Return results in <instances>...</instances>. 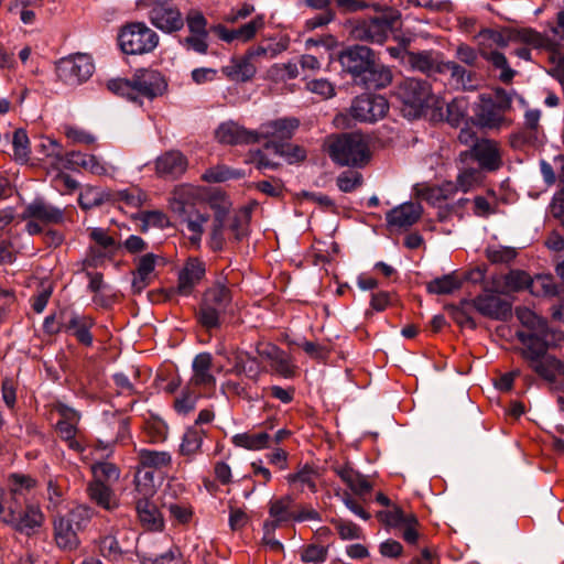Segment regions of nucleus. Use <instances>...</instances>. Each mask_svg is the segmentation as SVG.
<instances>
[{
    "mask_svg": "<svg viewBox=\"0 0 564 564\" xmlns=\"http://www.w3.org/2000/svg\"><path fill=\"white\" fill-rule=\"evenodd\" d=\"M134 481L140 496L135 506L140 523L149 531H162L164 519L156 505L150 500L156 491L153 474L149 470H138Z\"/></svg>",
    "mask_w": 564,
    "mask_h": 564,
    "instance_id": "5",
    "label": "nucleus"
},
{
    "mask_svg": "<svg viewBox=\"0 0 564 564\" xmlns=\"http://www.w3.org/2000/svg\"><path fill=\"white\" fill-rule=\"evenodd\" d=\"M19 217L25 221V231L30 236H36L47 226L63 224L65 209L43 198H35L24 207Z\"/></svg>",
    "mask_w": 564,
    "mask_h": 564,
    "instance_id": "7",
    "label": "nucleus"
},
{
    "mask_svg": "<svg viewBox=\"0 0 564 564\" xmlns=\"http://www.w3.org/2000/svg\"><path fill=\"white\" fill-rule=\"evenodd\" d=\"M203 200H206L208 206L214 210V217H219L220 219H228L231 217L228 216L231 202L224 192L213 191L206 196L204 195Z\"/></svg>",
    "mask_w": 564,
    "mask_h": 564,
    "instance_id": "47",
    "label": "nucleus"
},
{
    "mask_svg": "<svg viewBox=\"0 0 564 564\" xmlns=\"http://www.w3.org/2000/svg\"><path fill=\"white\" fill-rule=\"evenodd\" d=\"M140 6L148 9L150 22L164 33H173L183 29L185 20L172 0H141Z\"/></svg>",
    "mask_w": 564,
    "mask_h": 564,
    "instance_id": "13",
    "label": "nucleus"
},
{
    "mask_svg": "<svg viewBox=\"0 0 564 564\" xmlns=\"http://www.w3.org/2000/svg\"><path fill=\"white\" fill-rule=\"evenodd\" d=\"M158 259L154 253H147L139 259L132 280L134 293L140 294L153 281Z\"/></svg>",
    "mask_w": 564,
    "mask_h": 564,
    "instance_id": "31",
    "label": "nucleus"
},
{
    "mask_svg": "<svg viewBox=\"0 0 564 564\" xmlns=\"http://www.w3.org/2000/svg\"><path fill=\"white\" fill-rule=\"evenodd\" d=\"M529 291L534 296H555L557 284L551 274H536L530 280Z\"/></svg>",
    "mask_w": 564,
    "mask_h": 564,
    "instance_id": "44",
    "label": "nucleus"
},
{
    "mask_svg": "<svg viewBox=\"0 0 564 564\" xmlns=\"http://www.w3.org/2000/svg\"><path fill=\"white\" fill-rule=\"evenodd\" d=\"M332 470L355 495L365 496L372 489V485L368 478L348 464H336L332 467Z\"/></svg>",
    "mask_w": 564,
    "mask_h": 564,
    "instance_id": "28",
    "label": "nucleus"
},
{
    "mask_svg": "<svg viewBox=\"0 0 564 564\" xmlns=\"http://www.w3.org/2000/svg\"><path fill=\"white\" fill-rule=\"evenodd\" d=\"M338 188L344 193H349L361 186L362 175L352 170L340 173L336 180Z\"/></svg>",
    "mask_w": 564,
    "mask_h": 564,
    "instance_id": "62",
    "label": "nucleus"
},
{
    "mask_svg": "<svg viewBox=\"0 0 564 564\" xmlns=\"http://www.w3.org/2000/svg\"><path fill=\"white\" fill-rule=\"evenodd\" d=\"M473 305L479 314L492 319H506L511 313V303L492 291H485L471 300H464L463 306Z\"/></svg>",
    "mask_w": 564,
    "mask_h": 564,
    "instance_id": "17",
    "label": "nucleus"
},
{
    "mask_svg": "<svg viewBox=\"0 0 564 564\" xmlns=\"http://www.w3.org/2000/svg\"><path fill=\"white\" fill-rule=\"evenodd\" d=\"M35 486V480L29 476L21 474H12L9 477L10 491L14 498V502H18V497L22 496L25 491H29Z\"/></svg>",
    "mask_w": 564,
    "mask_h": 564,
    "instance_id": "60",
    "label": "nucleus"
},
{
    "mask_svg": "<svg viewBox=\"0 0 564 564\" xmlns=\"http://www.w3.org/2000/svg\"><path fill=\"white\" fill-rule=\"evenodd\" d=\"M94 69L91 57L82 53L62 58L56 66L58 78L68 85H78L87 80Z\"/></svg>",
    "mask_w": 564,
    "mask_h": 564,
    "instance_id": "15",
    "label": "nucleus"
},
{
    "mask_svg": "<svg viewBox=\"0 0 564 564\" xmlns=\"http://www.w3.org/2000/svg\"><path fill=\"white\" fill-rule=\"evenodd\" d=\"M328 153L339 165L362 166L369 158L366 140L357 133L341 134L328 142Z\"/></svg>",
    "mask_w": 564,
    "mask_h": 564,
    "instance_id": "6",
    "label": "nucleus"
},
{
    "mask_svg": "<svg viewBox=\"0 0 564 564\" xmlns=\"http://www.w3.org/2000/svg\"><path fill=\"white\" fill-rule=\"evenodd\" d=\"M482 180V170L464 163L458 167V174L454 184L457 186V192L467 193L481 184Z\"/></svg>",
    "mask_w": 564,
    "mask_h": 564,
    "instance_id": "40",
    "label": "nucleus"
},
{
    "mask_svg": "<svg viewBox=\"0 0 564 564\" xmlns=\"http://www.w3.org/2000/svg\"><path fill=\"white\" fill-rule=\"evenodd\" d=\"M203 302L225 312L231 302V294L228 288L217 283L205 292Z\"/></svg>",
    "mask_w": 564,
    "mask_h": 564,
    "instance_id": "45",
    "label": "nucleus"
},
{
    "mask_svg": "<svg viewBox=\"0 0 564 564\" xmlns=\"http://www.w3.org/2000/svg\"><path fill=\"white\" fill-rule=\"evenodd\" d=\"M138 459L143 468L161 469L172 463V456L169 452L147 448L138 451Z\"/></svg>",
    "mask_w": 564,
    "mask_h": 564,
    "instance_id": "42",
    "label": "nucleus"
},
{
    "mask_svg": "<svg viewBox=\"0 0 564 564\" xmlns=\"http://www.w3.org/2000/svg\"><path fill=\"white\" fill-rule=\"evenodd\" d=\"M513 42H519L534 48H552L555 45L553 39L531 29L522 28L512 32Z\"/></svg>",
    "mask_w": 564,
    "mask_h": 564,
    "instance_id": "39",
    "label": "nucleus"
},
{
    "mask_svg": "<svg viewBox=\"0 0 564 564\" xmlns=\"http://www.w3.org/2000/svg\"><path fill=\"white\" fill-rule=\"evenodd\" d=\"M147 194L139 187H129L113 193V200L123 202L127 206L139 208L145 204Z\"/></svg>",
    "mask_w": 564,
    "mask_h": 564,
    "instance_id": "51",
    "label": "nucleus"
},
{
    "mask_svg": "<svg viewBox=\"0 0 564 564\" xmlns=\"http://www.w3.org/2000/svg\"><path fill=\"white\" fill-rule=\"evenodd\" d=\"M460 285V280L452 273L432 280L427 284V290L433 294H449L458 290Z\"/></svg>",
    "mask_w": 564,
    "mask_h": 564,
    "instance_id": "48",
    "label": "nucleus"
},
{
    "mask_svg": "<svg viewBox=\"0 0 564 564\" xmlns=\"http://www.w3.org/2000/svg\"><path fill=\"white\" fill-rule=\"evenodd\" d=\"M413 513H405L401 508L393 507L391 510L378 512V518L389 527L401 529L404 523L413 517Z\"/></svg>",
    "mask_w": 564,
    "mask_h": 564,
    "instance_id": "55",
    "label": "nucleus"
},
{
    "mask_svg": "<svg viewBox=\"0 0 564 564\" xmlns=\"http://www.w3.org/2000/svg\"><path fill=\"white\" fill-rule=\"evenodd\" d=\"M182 224L186 226L189 232V240L194 245H198L204 234V228L209 220V215L200 212L198 208H194L177 216Z\"/></svg>",
    "mask_w": 564,
    "mask_h": 564,
    "instance_id": "35",
    "label": "nucleus"
},
{
    "mask_svg": "<svg viewBox=\"0 0 564 564\" xmlns=\"http://www.w3.org/2000/svg\"><path fill=\"white\" fill-rule=\"evenodd\" d=\"M531 276L521 270H512L505 275V289L508 292L529 290Z\"/></svg>",
    "mask_w": 564,
    "mask_h": 564,
    "instance_id": "56",
    "label": "nucleus"
},
{
    "mask_svg": "<svg viewBox=\"0 0 564 564\" xmlns=\"http://www.w3.org/2000/svg\"><path fill=\"white\" fill-rule=\"evenodd\" d=\"M9 512L3 521L12 525L17 531L31 535L43 524V513L36 506L29 505L24 510L18 508V502L10 503Z\"/></svg>",
    "mask_w": 564,
    "mask_h": 564,
    "instance_id": "19",
    "label": "nucleus"
},
{
    "mask_svg": "<svg viewBox=\"0 0 564 564\" xmlns=\"http://www.w3.org/2000/svg\"><path fill=\"white\" fill-rule=\"evenodd\" d=\"M249 215L247 213L236 214L228 219L214 217L209 232L208 245L213 251H220L227 241L242 240L249 232Z\"/></svg>",
    "mask_w": 564,
    "mask_h": 564,
    "instance_id": "9",
    "label": "nucleus"
},
{
    "mask_svg": "<svg viewBox=\"0 0 564 564\" xmlns=\"http://www.w3.org/2000/svg\"><path fill=\"white\" fill-rule=\"evenodd\" d=\"M205 271V263L202 260L188 259L178 274L177 293L183 296L192 294L195 285L204 278Z\"/></svg>",
    "mask_w": 564,
    "mask_h": 564,
    "instance_id": "25",
    "label": "nucleus"
},
{
    "mask_svg": "<svg viewBox=\"0 0 564 564\" xmlns=\"http://www.w3.org/2000/svg\"><path fill=\"white\" fill-rule=\"evenodd\" d=\"M474 160L478 167L485 172H497L503 166V148L497 140L489 138L477 139L470 149L462 151L458 155L459 164Z\"/></svg>",
    "mask_w": 564,
    "mask_h": 564,
    "instance_id": "8",
    "label": "nucleus"
},
{
    "mask_svg": "<svg viewBox=\"0 0 564 564\" xmlns=\"http://www.w3.org/2000/svg\"><path fill=\"white\" fill-rule=\"evenodd\" d=\"M93 325L94 321L89 316L72 314L69 319L65 322L64 330L72 332L79 343L90 346L93 343L90 334Z\"/></svg>",
    "mask_w": 564,
    "mask_h": 564,
    "instance_id": "36",
    "label": "nucleus"
},
{
    "mask_svg": "<svg viewBox=\"0 0 564 564\" xmlns=\"http://www.w3.org/2000/svg\"><path fill=\"white\" fill-rule=\"evenodd\" d=\"M216 138L220 143L230 145L259 142V133L257 130H249L235 121L221 123L216 130Z\"/></svg>",
    "mask_w": 564,
    "mask_h": 564,
    "instance_id": "21",
    "label": "nucleus"
},
{
    "mask_svg": "<svg viewBox=\"0 0 564 564\" xmlns=\"http://www.w3.org/2000/svg\"><path fill=\"white\" fill-rule=\"evenodd\" d=\"M273 354L272 360L270 361L271 369L284 378L293 377L295 367L289 355L281 349H273Z\"/></svg>",
    "mask_w": 564,
    "mask_h": 564,
    "instance_id": "50",
    "label": "nucleus"
},
{
    "mask_svg": "<svg viewBox=\"0 0 564 564\" xmlns=\"http://www.w3.org/2000/svg\"><path fill=\"white\" fill-rule=\"evenodd\" d=\"M187 169L185 156L177 151L166 152L156 160V172L162 176L177 177Z\"/></svg>",
    "mask_w": 564,
    "mask_h": 564,
    "instance_id": "34",
    "label": "nucleus"
},
{
    "mask_svg": "<svg viewBox=\"0 0 564 564\" xmlns=\"http://www.w3.org/2000/svg\"><path fill=\"white\" fill-rule=\"evenodd\" d=\"M315 471L311 467H303L294 474H289L286 480L290 485L299 486L301 490L307 487L311 491H316Z\"/></svg>",
    "mask_w": 564,
    "mask_h": 564,
    "instance_id": "54",
    "label": "nucleus"
},
{
    "mask_svg": "<svg viewBox=\"0 0 564 564\" xmlns=\"http://www.w3.org/2000/svg\"><path fill=\"white\" fill-rule=\"evenodd\" d=\"M245 173L240 170H232L227 166H216L208 169L203 174V180L209 183H220L228 180L241 178Z\"/></svg>",
    "mask_w": 564,
    "mask_h": 564,
    "instance_id": "52",
    "label": "nucleus"
},
{
    "mask_svg": "<svg viewBox=\"0 0 564 564\" xmlns=\"http://www.w3.org/2000/svg\"><path fill=\"white\" fill-rule=\"evenodd\" d=\"M375 59L373 52L364 45L349 47L339 55L341 66L352 75L357 83H360L373 67Z\"/></svg>",
    "mask_w": 564,
    "mask_h": 564,
    "instance_id": "18",
    "label": "nucleus"
},
{
    "mask_svg": "<svg viewBox=\"0 0 564 564\" xmlns=\"http://www.w3.org/2000/svg\"><path fill=\"white\" fill-rule=\"evenodd\" d=\"M206 435L207 430L203 426H188L181 437L178 455L182 456L186 463L195 460L203 452V443Z\"/></svg>",
    "mask_w": 564,
    "mask_h": 564,
    "instance_id": "23",
    "label": "nucleus"
},
{
    "mask_svg": "<svg viewBox=\"0 0 564 564\" xmlns=\"http://www.w3.org/2000/svg\"><path fill=\"white\" fill-rule=\"evenodd\" d=\"M91 519V510L86 506H76L66 513H58L53 520L54 541L64 551H73L78 547L79 532H82Z\"/></svg>",
    "mask_w": 564,
    "mask_h": 564,
    "instance_id": "4",
    "label": "nucleus"
},
{
    "mask_svg": "<svg viewBox=\"0 0 564 564\" xmlns=\"http://www.w3.org/2000/svg\"><path fill=\"white\" fill-rule=\"evenodd\" d=\"M399 22V11L389 9L380 17L356 22L351 29V36L355 40L382 44L389 33L397 29Z\"/></svg>",
    "mask_w": 564,
    "mask_h": 564,
    "instance_id": "10",
    "label": "nucleus"
},
{
    "mask_svg": "<svg viewBox=\"0 0 564 564\" xmlns=\"http://www.w3.org/2000/svg\"><path fill=\"white\" fill-rule=\"evenodd\" d=\"M269 76L274 80H290L299 76V68L295 63L289 62L283 64H274L269 69Z\"/></svg>",
    "mask_w": 564,
    "mask_h": 564,
    "instance_id": "63",
    "label": "nucleus"
},
{
    "mask_svg": "<svg viewBox=\"0 0 564 564\" xmlns=\"http://www.w3.org/2000/svg\"><path fill=\"white\" fill-rule=\"evenodd\" d=\"M389 110L388 100L380 95L364 94L354 99L350 115L358 121L375 122L382 119Z\"/></svg>",
    "mask_w": 564,
    "mask_h": 564,
    "instance_id": "16",
    "label": "nucleus"
},
{
    "mask_svg": "<svg viewBox=\"0 0 564 564\" xmlns=\"http://www.w3.org/2000/svg\"><path fill=\"white\" fill-rule=\"evenodd\" d=\"M271 440V436L267 432H245L234 435L231 442L235 446L248 451H261L270 447Z\"/></svg>",
    "mask_w": 564,
    "mask_h": 564,
    "instance_id": "37",
    "label": "nucleus"
},
{
    "mask_svg": "<svg viewBox=\"0 0 564 564\" xmlns=\"http://www.w3.org/2000/svg\"><path fill=\"white\" fill-rule=\"evenodd\" d=\"M213 358L208 352L198 354L192 364L193 375L189 380L192 387L214 389L216 378L212 373Z\"/></svg>",
    "mask_w": 564,
    "mask_h": 564,
    "instance_id": "27",
    "label": "nucleus"
},
{
    "mask_svg": "<svg viewBox=\"0 0 564 564\" xmlns=\"http://www.w3.org/2000/svg\"><path fill=\"white\" fill-rule=\"evenodd\" d=\"M88 492L91 500L106 510H111L118 506V501L113 491L105 482H90Z\"/></svg>",
    "mask_w": 564,
    "mask_h": 564,
    "instance_id": "41",
    "label": "nucleus"
},
{
    "mask_svg": "<svg viewBox=\"0 0 564 564\" xmlns=\"http://www.w3.org/2000/svg\"><path fill=\"white\" fill-rule=\"evenodd\" d=\"M204 199V191L189 184L176 186L169 198L170 209L177 216L196 208Z\"/></svg>",
    "mask_w": 564,
    "mask_h": 564,
    "instance_id": "20",
    "label": "nucleus"
},
{
    "mask_svg": "<svg viewBox=\"0 0 564 564\" xmlns=\"http://www.w3.org/2000/svg\"><path fill=\"white\" fill-rule=\"evenodd\" d=\"M395 95L402 102V112L408 118H416L431 97L430 85L421 79L405 78L397 88Z\"/></svg>",
    "mask_w": 564,
    "mask_h": 564,
    "instance_id": "12",
    "label": "nucleus"
},
{
    "mask_svg": "<svg viewBox=\"0 0 564 564\" xmlns=\"http://www.w3.org/2000/svg\"><path fill=\"white\" fill-rule=\"evenodd\" d=\"M446 110V120L452 126H457L467 115L468 105L465 98L456 97L451 102L447 104Z\"/></svg>",
    "mask_w": 564,
    "mask_h": 564,
    "instance_id": "59",
    "label": "nucleus"
},
{
    "mask_svg": "<svg viewBox=\"0 0 564 564\" xmlns=\"http://www.w3.org/2000/svg\"><path fill=\"white\" fill-rule=\"evenodd\" d=\"M518 254V251L513 247L507 246H490L486 249L487 259L491 263H509Z\"/></svg>",
    "mask_w": 564,
    "mask_h": 564,
    "instance_id": "57",
    "label": "nucleus"
},
{
    "mask_svg": "<svg viewBox=\"0 0 564 564\" xmlns=\"http://www.w3.org/2000/svg\"><path fill=\"white\" fill-rule=\"evenodd\" d=\"M99 553L108 560L115 561L122 554L117 539L111 534H106L98 540Z\"/></svg>",
    "mask_w": 564,
    "mask_h": 564,
    "instance_id": "61",
    "label": "nucleus"
},
{
    "mask_svg": "<svg viewBox=\"0 0 564 564\" xmlns=\"http://www.w3.org/2000/svg\"><path fill=\"white\" fill-rule=\"evenodd\" d=\"M423 213L422 206L417 203H404L391 209L386 220L390 227L408 228L414 225Z\"/></svg>",
    "mask_w": 564,
    "mask_h": 564,
    "instance_id": "29",
    "label": "nucleus"
},
{
    "mask_svg": "<svg viewBox=\"0 0 564 564\" xmlns=\"http://www.w3.org/2000/svg\"><path fill=\"white\" fill-rule=\"evenodd\" d=\"M392 80V75L389 68L383 65L377 64L376 59L373 61V67L361 79V84L367 87L381 88L389 85Z\"/></svg>",
    "mask_w": 564,
    "mask_h": 564,
    "instance_id": "46",
    "label": "nucleus"
},
{
    "mask_svg": "<svg viewBox=\"0 0 564 564\" xmlns=\"http://www.w3.org/2000/svg\"><path fill=\"white\" fill-rule=\"evenodd\" d=\"M293 503L294 499L290 495L269 502L270 519L263 523V531L267 535L273 533L281 523L293 521L294 512L291 510Z\"/></svg>",
    "mask_w": 564,
    "mask_h": 564,
    "instance_id": "24",
    "label": "nucleus"
},
{
    "mask_svg": "<svg viewBox=\"0 0 564 564\" xmlns=\"http://www.w3.org/2000/svg\"><path fill=\"white\" fill-rule=\"evenodd\" d=\"M517 317L527 328L524 330L527 333L545 334L550 332L546 321L529 308H518Z\"/></svg>",
    "mask_w": 564,
    "mask_h": 564,
    "instance_id": "43",
    "label": "nucleus"
},
{
    "mask_svg": "<svg viewBox=\"0 0 564 564\" xmlns=\"http://www.w3.org/2000/svg\"><path fill=\"white\" fill-rule=\"evenodd\" d=\"M228 364L231 366L227 372L236 375L245 373L247 377L257 380L259 376L257 361L248 352L235 350L225 355Z\"/></svg>",
    "mask_w": 564,
    "mask_h": 564,
    "instance_id": "33",
    "label": "nucleus"
},
{
    "mask_svg": "<svg viewBox=\"0 0 564 564\" xmlns=\"http://www.w3.org/2000/svg\"><path fill=\"white\" fill-rule=\"evenodd\" d=\"M544 135L541 130L523 128L522 130L511 134L510 145L516 150L536 149L543 143Z\"/></svg>",
    "mask_w": 564,
    "mask_h": 564,
    "instance_id": "38",
    "label": "nucleus"
},
{
    "mask_svg": "<svg viewBox=\"0 0 564 564\" xmlns=\"http://www.w3.org/2000/svg\"><path fill=\"white\" fill-rule=\"evenodd\" d=\"M221 73L231 82H249L257 73V65L248 58L245 53L242 56H234L229 63L221 67Z\"/></svg>",
    "mask_w": 564,
    "mask_h": 564,
    "instance_id": "30",
    "label": "nucleus"
},
{
    "mask_svg": "<svg viewBox=\"0 0 564 564\" xmlns=\"http://www.w3.org/2000/svg\"><path fill=\"white\" fill-rule=\"evenodd\" d=\"M59 413L62 415V420L56 424L57 433L65 442H67L69 448L80 452L83 447L75 438L77 434V424L80 419L79 414L75 410L65 405L59 408Z\"/></svg>",
    "mask_w": 564,
    "mask_h": 564,
    "instance_id": "26",
    "label": "nucleus"
},
{
    "mask_svg": "<svg viewBox=\"0 0 564 564\" xmlns=\"http://www.w3.org/2000/svg\"><path fill=\"white\" fill-rule=\"evenodd\" d=\"M91 470L95 477L94 481L115 482L120 477L119 468L109 462L96 463L91 466Z\"/></svg>",
    "mask_w": 564,
    "mask_h": 564,
    "instance_id": "53",
    "label": "nucleus"
},
{
    "mask_svg": "<svg viewBox=\"0 0 564 564\" xmlns=\"http://www.w3.org/2000/svg\"><path fill=\"white\" fill-rule=\"evenodd\" d=\"M297 127L299 121L294 118H282L265 122L257 130L259 142L262 139L268 140V143L288 140L293 135ZM268 147L269 144H267Z\"/></svg>",
    "mask_w": 564,
    "mask_h": 564,
    "instance_id": "22",
    "label": "nucleus"
},
{
    "mask_svg": "<svg viewBox=\"0 0 564 564\" xmlns=\"http://www.w3.org/2000/svg\"><path fill=\"white\" fill-rule=\"evenodd\" d=\"M327 547L317 544H310L301 552V561L311 564H322L327 558Z\"/></svg>",
    "mask_w": 564,
    "mask_h": 564,
    "instance_id": "64",
    "label": "nucleus"
},
{
    "mask_svg": "<svg viewBox=\"0 0 564 564\" xmlns=\"http://www.w3.org/2000/svg\"><path fill=\"white\" fill-rule=\"evenodd\" d=\"M13 156L17 162L26 163L30 159V140L26 131L18 129L12 137Z\"/></svg>",
    "mask_w": 564,
    "mask_h": 564,
    "instance_id": "49",
    "label": "nucleus"
},
{
    "mask_svg": "<svg viewBox=\"0 0 564 564\" xmlns=\"http://www.w3.org/2000/svg\"><path fill=\"white\" fill-rule=\"evenodd\" d=\"M138 218L141 220L140 230L147 232L150 227L164 228L169 225L167 216L160 210L141 213Z\"/></svg>",
    "mask_w": 564,
    "mask_h": 564,
    "instance_id": "58",
    "label": "nucleus"
},
{
    "mask_svg": "<svg viewBox=\"0 0 564 564\" xmlns=\"http://www.w3.org/2000/svg\"><path fill=\"white\" fill-rule=\"evenodd\" d=\"M480 36L489 42V44L481 43L480 55L491 63V65L500 69L499 78L503 83H509L516 75V72L509 66L507 57L503 53L491 50V46L507 47L509 42H513L512 32L509 36H505L501 32L486 30L480 33Z\"/></svg>",
    "mask_w": 564,
    "mask_h": 564,
    "instance_id": "14",
    "label": "nucleus"
},
{
    "mask_svg": "<svg viewBox=\"0 0 564 564\" xmlns=\"http://www.w3.org/2000/svg\"><path fill=\"white\" fill-rule=\"evenodd\" d=\"M456 194L457 186L452 181H445L434 186L422 185L421 187H416L417 197L431 205H441L453 198Z\"/></svg>",
    "mask_w": 564,
    "mask_h": 564,
    "instance_id": "32",
    "label": "nucleus"
},
{
    "mask_svg": "<svg viewBox=\"0 0 564 564\" xmlns=\"http://www.w3.org/2000/svg\"><path fill=\"white\" fill-rule=\"evenodd\" d=\"M517 337L521 343L519 352L532 371L547 381H554L557 377L564 376V362L547 354L550 332L545 334L518 332Z\"/></svg>",
    "mask_w": 564,
    "mask_h": 564,
    "instance_id": "1",
    "label": "nucleus"
},
{
    "mask_svg": "<svg viewBox=\"0 0 564 564\" xmlns=\"http://www.w3.org/2000/svg\"><path fill=\"white\" fill-rule=\"evenodd\" d=\"M511 104L510 94L503 89H497L494 98L480 95L479 101L473 108L475 126L489 131L509 128L512 120L507 113L511 109Z\"/></svg>",
    "mask_w": 564,
    "mask_h": 564,
    "instance_id": "3",
    "label": "nucleus"
},
{
    "mask_svg": "<svg viewBox=\"0 0 564 564\" xmlns=\"http://www.w3.org/2000/svg\"><path fill=\"white\" fill-rule=\"evenodd\" d=\"M119 44L126 54H147L159 44V35L143 22L123 26L119 33Z\"/></svg>",
    "mask_w": 564,
    "mask_h": 564,
    "instance_id": "11",
    "label": "nucleus"
},
{
    "mask_svg": "<svg viewBox=\"0 0 564 564\" xmlns=\"http://www.w3.org/2000/svg\"><path fill=\"white\" fill-rule=\"evenodd\" d=\"M107 87L117 95L137 101L139 97L154 99L162 96L167 88V83L159 70L141 68L134 72L131 79H110Z\"/></svg>",
    "mask_w": 564,
    "mask_h": 564,
    "instance_id": "2",
    "label": "nucleus"
}]
</instances>
